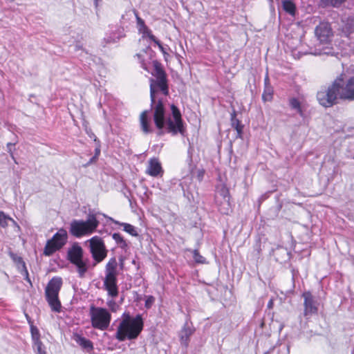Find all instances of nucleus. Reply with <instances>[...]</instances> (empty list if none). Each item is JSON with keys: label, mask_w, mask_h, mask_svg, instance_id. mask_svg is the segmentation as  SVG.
Returning <instances> with one entry per match:
<instances>
[{"label": "nucleus", "mask_w": 354, "mask_h": 354, "mask_svg": "<svg viewBox=\"0 0 354 354\" xmlns=\"http://www.w3.org/2000/svg\"><path fill=\"white\" fill-rule=\"evenodd\" d=\"M154 301H155L154 297H153L151 295L147 296L146 298V300H145V308L147 309L150 308L152 306V305L153 304Z\"/></svg>", "instance_id": "e433bc0d"}, {"label": "nucleus", "mask_w": 354, "mask_h": 354, "mask_svg": "<svg viewBox=\"0 0 354 354\" xmlns=\"http://www.w3.org/2000/svg\"><path fill=\"white\" fill-rule=\"evenodd\" d=\"M282 8L286 12L294 17L296 13V5L292 0H282Z\"/></svg>", "instance_id": "4be33fe9"}, {"label": "nucleus", "mask_w": 354, "mask_h": 354, "mask_svg": "<svg viewBox=\"0 0 354 354\" xmlns=\"http://www.w3.org/2000/svg\"><path fill=\"white\" fill-rule=\"evenodd\" d=\"M141 130L145 134L153 132V128L151 127L150 121L148 118V111L142 112L140 117Z\"/></svg>", "instance_id": "6ab92c4d"}, {"label": "nucleus", "mask_w": 354, "mask_h": 354, "mask_svg": "<svg viewBox=\"0 0 354 354\" xmlns=\"http://www.w3.org/2000/svg\"><path fill=\"white\" fill-rule=\"evenodd\" d=\"M25 268V272H26V277L25 279L30 283V285L32 286V282L29 278L28 270H26V267Z\"/></svg>", "instance_id": "79ce46f5"}, {"label": "nucleus", "mask_w": 354, "mask_h": 354, "mask_svg": "<svg viewBox=\"0 0 354 354\" xmlns=\"http://www.w3.org/2000/svg\"><path fill=\"white\" fill-rule=\"evenodd\" d=\"M106 304L109 309L114 313L116 312L120 308L119 305L113 299L109 300L106 302Z\"/></svg>", "instance_id": "f704fd0d"}, {"label": "nucleus", "mask_w": 354, "mask_h": 354, "mask_svg": "<svg viewBox=\"0 0 354 354\" xmlns=\"http://www.w3.org/2000/svg\"><path fill=\"white\" fill-rule=\"evenodd\" d=\"M149 38L153 41L156 44L158 45V48H160V50H161V52L165 55V54H167L166 50H165V48L163 47V46L162 45V44L160 43V41L153 35V34H149Z\"/></svg>", "instance_id": "72a5a7b5"}, {"label": "nucleus", "mask_w": 354, "mask_h": 354, "mask_svg": "<svg viewBox=\"0 0 354 354\" xmlns=\"http://www.w3.org/2000/svg\"><path fill=\"white\" fill-rule=\"evenodd\" d=\"M137 24L139 27V31L142 32L144 35L149 37V33L152 34L151 30L145 25V21L138 15H136Z\"/></svg>", "instance_id": "a878e982"}, {"label": "nucleus", "mask_w": 354, "mask_h": 354, "mask_svg": "<svg viewBox=\"0 0 354 354\" xmlns=\"http://www.w3.org/2000/svg\"><path fill=\"white\" fill-rule=\"evenodd\" d=\"M190 171H191V173L193 174L194 173V168H190Z\"/></svg>", "instance_id": "09e8293b"}, {"label": "nucleus", "mask_w": 354, "mask_h": 354, "mask_svg": "<svg viewBox=\"0 0 354 354\" xmlns=\"http://www.w3.org/2000/svg\"><path fill=\"white\" fill-rule=\"evenodd\" d=\"M90 317L91 326L100 330H106L111 320V315L107 309L93 305L90 308Z\"/></svg>", "instance_id": "0eeeda50"}, {"label": "nucleus", "mask_w": 354, "mask_h": 354, "mask_svg": "<svg viewBox=\"0 0 354 354\" xmlns=\"http://www.w3.org/2000/svg\"><path fill=\"white\" fill-rule=\"evenodd\" d=\"M117 282V275L105 274L103 281L104 286L105 290L108 292V295L113 298L118 295Z\"/></svg>", "instance_id": "ddd939ff"}, {"label": "nucleus", "mask_w": 354, "mask_h": 354, "mask_svg": "<svg viewBox=\"0 0 354 354\" xmlns=\"http://www.w3.org/2000/svg\"><path fill=\"white\" fill-rule=\"evenodd\" d=\"M26 318H27V320H28V323H29L30 326L31 324H32V322L31 321V319L29 317V316H28V315H26Z\"/></svg>", "instance_id": "a18cd8bd"}, {"label": "nucleus", "mask_w": 354, "mask_h": 354, "mask_svg": "<svg viewBox=\"0 0 354 354\" xmlns=\"http://www.w3.org/2000/svg\"><path fill=\"white\" fill-rule=\"evenodd\" d=\"M136 56L138 57L139 59H141V55L140 54H136ZM140 62L142 64V67L144 69H146L145 64L143 62V61L140 60Z\"/></svg>", "instance_id": "c03bdc74"}, {"label": "nucleus", "mask_w": 354, "mask_h": 354, "mask_svg": "<svg viewBox=\"0 0 354 354\" xmlns=\"http://www.w3.org/2000/svg\"><path fill=\"white\" fill-rule=\"evenodd\" d=\"M68 260L75 266L78 276L83 278L88 271L89 259H84V251L78 243H74L67 252Z\"/></svg>", "instance_id": "39448f33"}, {"label": "nucleus", "mask_w": 354, "mask_h": 354, "mask_svg": "<svg viewBox=\"0 0 354 354\" xmlns=\"http://www.w3.org/2000/svg\"><path fill=\"white\" fill-rule=\"evenodd\" d=\"M218 197L222 198L219 211L221 214H228L230 212V192L225 185H221L217 187L216 201L218 203Z\"/></svg>", "instance_id": "f8f14e48"}, {"label": "nucleus", "mask_w": 354, "mask_h": 354, "mask_svg": "<svg viewBox=\"0 0 354 354\" xmlns=\"http://www.w3.org/2000/svg\"><path fill=\"white\" fill-rule=\"evenodd\" d=\"M33 347L37 354H46L45 347L41 340L33 342Z\"/></svg>", "instance_id": "7c9ffc66"}, {"label": "nucleus", "mask_w": 354, "mask_h": 354, "mask_svg": "<svg viewBox=\"0 0 354 354\" xmlns=\"http://www.w3.org/2000/svg\"><path fill=\"white\" fill-rule=\"evenodd\" d=\"M274 256L277 261L282 263L289 261L291 258V253L288 250L283 247H278L274 251Z\"/></svg>", "instance_id": "dca6fc26"}, {"label": "nucleus", "mask_w": 354, "mask_h": 354, "mask_svg": "<svg viewBox=\"0 0 354 354\" xmlns=\"http://www.w3.org/2000/svg\"><path fill=\"white\" fill-rule=\"evenodd\" d=\"M91 257L93 259V266L101 263L106 257L108 250L106 248L104 241L98 236H93L87 241Z\"/></svg>", "instance_id": "6e6552de"}, {"label": "nucleus", "mask_w": 354, "mask_h": 354, "mask_svg": "<svg viewBox=\"0 0 354 354\" xmlns=\"http://www.w3.org/2000/svg\"><path fill=\"white\" fill-rule=\"evenodd\" d=\"M99 225L96 215L89 213L86 221L73 220L70 223L69 232L77 238L94 232Z\"/></svg>", "instance_id": "20e7f679"}, {"label": "nucleus", "mask_w": 354, "mask_h": 354, "mask_svg": "<svg viewBox=\"0 0 354 354\" xmlns=\"http://www.w3.org/2000/svg\"><path fill=\"white\" fill-rule=\"evenodd\" d=\"M301 297L304 299V316L309 319L314 315H317L319 309V301L310 291H304Z\"/></svg>", "instance_id": "9d476101"}, {"label": "nucleus", "mask_w": 354, "mask_h": 354, "mask_svg": "<svg viewBox=\"0 0 354 354\" xmlns=\"http://www.w3.org/2000/svg\"><path fill=\"white\" fill-rule=\"evenodd\" d=\"M346 0H321L326 6L339 7Z\"/></svg>", "instance_id": "c756f323"}, {"label": "nucleus", "mask_w": 354, "mask_h": 354, "mask_svg": "<svg viewBox=\"0 0 354 354\" xmlns=\"http://www.w3.org/2000/svg\"><path fill=\"white\" fill-rule=\"evenodd\" d=\"M194 329L185 324L180 332V340L182 345L187 347L189 344V337L194 333Z\"/></svg>", "instance_id": "a211bd4d"}, {"label": "nucleus", "mask_w": 354, "mask_h": 354, "mask_svg": "<svg viewBox=\"0 0 354 354\" xmlns=\"http://www.w3.org/2000/svg\"><path fill=\"white\" fill-rule=\"evenodd\" d=\"M274 90L272 86H264L262 94V100L263 102H271L273 99Z\"/></svg>", "instance_id": "393cba45"}, {"label": "nucleus", "mask_w": 354, "mask_h": 354, "mask_svg": "<svg viewBox=\"0 0 354 354\" xmlns=\"http://www.w3.org/2000/svg\"><path fill=\"white\" fill-rule=\"evenodd\" d=\"M315 33L317 39L322 44L329 42L333 35L330 24L326 21H322L315 28Z\"/></svg>", "instance_id": "9b49d317"}, {"label": "nucleus", "mask_w": 354, "mask_h": 354, "mask_svg": "<svg viewBox=\"0 0 354 354\" xmlns=\"http://www.w3.org/2000/svg\"><path fill=\"white\" fill-rule=\"evenodd\" d=\"M319 103L324 107H331L339 100L354 101V76L345 81V75L342 73L326 88L317 93Z\"/></svg>", "instance_id": "f03ea898"}, {"label": "nucleus", "mask_w": 354, "mask_h": 354, "mask_svg": "<svg viewBox=\"0 0 354 354\" xmlns=\"http://www.w3.org/2000/svg\"><path fill=\"white\" fill-rule=\"evenodd\" d=\"M193 259L196 263H205V258L201 255L198 250L193 251Z\"/></svg>", "instance_id": "473e14b6"}, {"label": "nucleus", "mask_w": 354, "mask_h": 354, "mask_svg": "<svg viewBox=\"0 0 354 354\" xmlns=\"http://www.w3.org/2000/svg\"><path fill=\"white\" fill-rule=\"evenodd\" d=\"M10 256L15 262H16L19 264H22L24 268L26 267L25 263L21 257H19L16 254H14L12 252L10 253Z\"/></svg>", "instance_id": "c9c22d12"}, {"label": "nucleus", "mask_w": 354, "mask_h": 354, "mask_svg": "<svg viewBox=\"0 0 354 354\" xmlns=\"http://www.w3.org/2000/svg\"><path fill=\"white\" fill-rule=\"evenodd\" d=\"M290 106L292 109L297 110L301 116L304 115L303 111L301 108V104L297 98L293 97L290 100Z\"/></svg>", "instance_id": "c85d7f7f"}, {"label": "nucleus", "mask_w": 354, "mask_h": 354, "mask_svg": "<svg viewBox=\"0 0 354 354\" xmlns=\"http://www.w3.org/2000/svg\"><path fill=\"white\" fill-rule=\"evenodd\" d=\"M273 349H274V348H271V349H270L269 351H268L265 352L263 354H270V352L273 351Z\"/></svg>", "instance_id": "de8ad7c7"}, {"label": "nucleus", "mask_w": 354, "mask_h": 354, "mask_svg": "<svg viewBox=\"0 0 354 354\" xmlns=\"http://www.w3.org/2000/svg\"><path fill=\"white\" fill-rule=\"evenodd\" d=\"M67 232L62 228L53 236L47 241L44 250V254L51 256L57 250H60L66 243Z\"/></svg>", "instance_id": "1a4fd4ad"}, {"label": "nucleus", "mask_w": 354, "mask_h": 354, "mask_svg": "<svg viewBox=\"0 0 354 354\" xmlns=\"http://www.w3.org/2000/svg\"><path fill=\"white\" fill-rule=\"evenodd\" d=\"M271 86L270 82V79L268 75H266L264 79V86Z\"/></svg>", "instance_id": "a19ab883"}, {"label": "nucleus", "mask_w": 354, "mask_h": 354, "mask_svg": "<svg viewBox=\"0 0 354 354\" xmlns=\"http://www.w3.org/2000/svg\"><path fill=\"white\" fill-rule=\"evenodd\" d=\"M205 175V170L203 169H199L196 171V178L198 181H202Z\"/></svg>", "instance_id": "4c0bfd02"}, {"label": "nucleus", "mask_w": 354, "mask_h": 354, "mask_svg": "<svg viewBox=\"0 0 354 354\" xmlns=\"http://www.w3.org/2000/svg\"><path fill=\"white\" fill-rule=\"evenodd\" d=\"M143 326L144 322L140 314L133 317L129 313L124 312L122 315V321L118 326L115 337L120 342L135 339L142 332Z\"/></svg>", "instance_id": "7ed1b4c3"}, {"label": "nucleus", "mask_w": 354, "mask_h": 354, "mask_svg": "<svg viewBox=\"0 0 354 354\" xmlns=\"http://www.w3.org/2000/svg\"><path fill=\"white\" fill-rule=\"evenodd\" d=\"M153 72H152L151 74L155 77L166 74L165 71L162 68L161 64L158 61H157V60L153 61Z\"/></svg>", "instance_id": "bb28decb"}, {"label": "nucleus", "mask_w": 354, "mask_h": 354, "mask_svg": "<svg viewBox=\"0 0 354 354\" xmlns=\"http://www.w3.org/2000/svg\"><path fill=\"white\" fill-rule=\"evenodd\" d=\"M8 221H12L15 225L17 224L14 219L5 214L3 212L0 211V227L3 228L6 227L8 225Z\"/></svg>", "instance_id": "cd10ccee"}, {"label": "nucleus", "mask_w": 354, "mask_h": 354, "mask_svg": "<svg viewBox=\"0 0 354 354\" xmlns=\"http://www.w3.org/2000/svg\"><path fill=\"white\" fill-rule=\"evenodd\" d=\"M74 339L84 350L88 353L93 351L94 348L93 344L90 339L77 334L75 335Z\"/></svg>", "instance_id": "aec40b11"}, {"label": "nucleus", "mask_w": 354, "mask_h": 354, "mask_svg": "<svg viewBox=\"0 0 354 354\" xmlns=\"http://www.w3.org/2000/svg\"><path fill=\"white\" fill-rule=\"evenodd\" d=\"M292 280L294 281L295 277V270L294 269L292 270Z\"/></svg>", "instance_id": "49530a36"}, {"label": "nucleus", "mask_w": 354, "mask_h": 354, "mask_svg": "<svg viewBox=\"0 0 354 354\" xmlns=\"http://www.w3.org/2000/svg\"><path fill=\"white\" fill-rule=\"evenodd\" d=\"M30 333L33 342L40 340V333L37 326L33 324L30 325Z\"/></svg>", "instance_id": "2f4dec72"}, {"label": "nucleus", "mask_w": 354, "mask_h": 354, "mask_svg": "<svg viewBox=\"0 0 354 354\" xmlns=\"http://www.w3.org/2000/svg\"><path fill=\"white\" fill-rule=\"evenodd\" d=\"M62 286L61 277H55L48 283L45 289V295L51 309L54 312L59 313L61 310V302L59 300L58 295Z\"/></svg>", "instance_id": "423d86ee"}, {"label": "nucleus", "mask_w": 354, "mask_h": 354, "mask_svg": "<svg viewBox=\"0 0 354 354\" xmlns=\"http://www.w3.org/2000/svg\"><path fill=\"white\" fill-rule=\"evenodd\" d=\"M97 1H98V0H95V4H96V5H97Z\"/></svg>", "instance_id": "8fccbe9b"}, {"label": "nucleus", "mask_w": 354, "mask_h": 354, "mask_svg": "<svg viewBox=\"0 0 354 354\" xmlns=\"http://www.w3.org/2000/svg\"><path fill=\"white\" fill-rule=\"evenodd\" d=\"M115 31L116 32L113 33V35H111L104 38L106 43L117 42L120 38L124 37L123 28H118Z\"/></svg>", "instance_id": "5701e85b"}, {"label": "nucleus", "mask_w": 354, "mask_h": 354, "mask_svg": "<svg viewBox=\"0 0 354 354\" xmlns=\"http://www.w3.org/2000/svg\"><path fill=\"white\" fill-rule=\"evenodd\" d=\"M112 238L121 249L126 250L129 248L128 243L120 233H113Z\"/></svg>", "instance_id": "b1692460"}, {"label": "nucleus", "mask_w": 354, "mask_h": 354, "mask_svg": "<svg viewBox=\"0 0 354 354\" xmlns=\"http://www.w3.org/2000/svg\"><path fill=\"white\" fill-rule=\"evenodd\" d=\"M15 145V143L8 142L7 144V149L8 152L10 154L12 158L14 159L13 153H12V147Z\"/></svg>", "instance_id": "58836bf2"}, {"label": "nucleus", "mask_w": 354, "mask_h": 354, "mask_svg": "<svg viewBox=\"0 0 354 354\" xmlns=\"http://www.w3.org/2000/svg\"><path fill=\"white\" fill-rule=\"evenodd\" d=\"M230 122L232 127L236 131V138H242L244 126L241 124V121L236 118V111L234 109H233L230 115Z\"/></svg>", "instance_id": "2eb2a0df"}, {"label": "nucleus", "mask_w": 354, "mask_h": 354, "mask_svg": "<svg viewBox=\"0 0 354 354\" xmlns=\"http://www.w3.org/2000/svg\"><path fill=\"white\" fill-rule=\"evenodd\" d=\"M273 305H274V300H273V299H270L267 304V307H268V308L271 309L273 308Z\"/></svg>", "instance_id": "37998d69"}, {"label": "nucleus", "mask_w": 354, "mask_h": 354, "mask_svg": "<svg viewBox=\"0 0 354 354\" xmlns=\"http://www.w3.org/2000/svg\"><path fill=\"white\" fill-rule=\"evenodd\" d=\"M147 173L153 177H156L163 174V169L161 167V164L157 158H153L149 160Z\"/></svg>", "instance_id": "4468645a"}, {"label": "nucleus", "mask_w": 354, "mask_h": 354, "mask_svg": "<svg viewBox=\"0 0 354 354\" xmlns=\"http://www.w3.org/2000/svg\"><path fill=\"white\" fill-rule=\"evenodd\" d=\"M103 216L105 218H106L108 220L111 221L112 223H113L116 225H118L120 226H122L124 231L129 233L131 236H138L139 235L136 228L133 225H132L129 223H121L118 221L113 219V218H111L110 216H106L104 214H103Z\"/></svg>", "instance_id": "f3484780"}, {"label": "nucleus", "mask_w": 354, "mask_h": 354, "mask_svg": "<svg viewBox=\"0 0 354 354\" xmlns=\"http://www.w3.org/2000/svg\"><path fill=\"white\" fill-rule=\"evenodd\" d=\"M159 88L165 95L169 94V86L167 75L158 76L156 80H150V97L153 120L158 129V136L167 133L175 136L180 133L184 136L185 128L179 109L174 104L170 106L171 113H167L162 99L157 98V89Z\"/></svg>", "instance_id": "f257e3e1"}, {"label": "nucleus", "mask_w": 354, "mask_h": 354, "mask_svg": "<svg viewBox=\"0 0 354 354\" xmlns=\"http://www.w3.org/2000/svg\"><path fill=\"white\" fill-rule=\"evenodd\" d=\"M100 153V150L99 149H95V155L91 158L90 161H89V163L92 162L93 161H94L97 158V156H99Z\"/></svg>", "instance_id": "ea45409f"}, {"label": "nucleus", "mask_w": 354, "mask_h": 354, "mask_svg": "<svg viewBox=\"0 0 354 354\" xmlns=\"http://www.w3.org/2000/svg\"><path fill=\"white\" fill-rule=\"evenodd\" d=\"M118 263L115 257L109 259L105 267V274L118 275Z\"/></svg>", "instance_id": "412c9836"}]
</instances>
